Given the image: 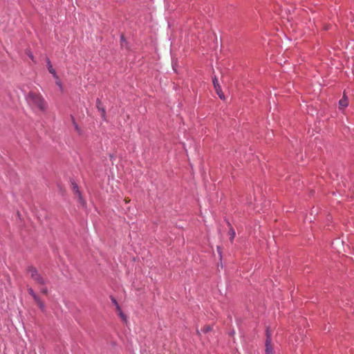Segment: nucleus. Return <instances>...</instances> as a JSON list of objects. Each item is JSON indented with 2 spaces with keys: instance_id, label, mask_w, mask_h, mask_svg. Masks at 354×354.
Instances as JSON below:
<instances>
[{
  "instance_id": "nucleus-1",
  "label": "nucleus",
  "mask_w": 354,
  "mask_h": 354,
  "mask_svg": "<svg viewBox=\"0 0 354 354\" xmlns=\"http://www.w3.org/2000/svg\"><path fill=\"white\" fill-rule=\"evenodd\" d=\"M26 100L29 105L32 109H37L42 112L46 111L47 104L40 93L30 91L29 92Z\"/></svg>"
},
{
  "instance_id": "nucleus-2",
  "label": "nucleus",
  "mask_w": 354,
  "mask_h": 354,
  "mask_svg": "<svg viewBox=\"0 0 354 354\" xmlns=\"http://www.w3.org/2000/svg\"><path fill=\"white\" fill-rule=\"evenodd\" d=\"M28 273L37 285L44 286L46 284V279L38 272L35 268L29 267Z\"/></svg>"
},
{
  "instance_id": "nucleus-3",
  "label": "nucleus",
  "mask_w": 354,
  "mask_h": 354,
  "mask_svg": "<svg viewBox=\"0 0 354 354\" xmlns=\"http://www.w3.org/2000/svg\"><path fill=\"white\" fill-rule=\"evenodd\" d=\"M274 345L272 342L270 335L267 334L266 340V354H274Z\"/></svg>"
},
{
  "instance_id": "nucleus-4",
  "label": "nucleus",
  "mask_w": 354,
  "mask_h": 354,
  "mask_svg": "<svg viewBox=\"0 0 354 354\" xmlns=\"http://www.w3.org/2000/svg\"><path fill=\"white\" fill-rule=\"evenodd\" d=\"M96 106L99 111L101 112L102 118L105 120H106V111L104 107L102 106L101 101L97 99L96 102Z\"/></svg>"
},
{
  "instance_id": "nucleus-5",
  "label": "nucleus",
  "mask_w": 354,
  "mask_h": 354,
  "mask_svg": "<svg viewBox=\"0 0 354 354\" xmlns=\"http://www.w3.org/2000/svg\"><path fill=\"white\" fill-rule=\"evenodd\" d=\"M348 105V102L346 96L344 94L342 98L339 101V106L340 109L346 108Z\"/></svg>"
},
{
  "instance_id": "nucleus-6",
  "label": "nucleus",
  "mask_w": 354,
  "mask_h": 354,
  "mask_svg": "<svg viewBox=\"0 0 354 354\" xmlns=\"http://www.w3.org/2000/svg\"><path fill=\"white\" fill-rule=\"evenodd\" d=\"M46 64L49 73L53 75V76H56L55 70L53 68V65L51 64L50 60L48 57H46Z\"/></svg>"
},
{
  "instance_id": "nucleus-7",
  "label": "nucleus",
  "mask_w": 354,
  "mask_h": 354,
  "mask_svg": "<svg viewBox=\"0 0 354 354\" xmlns=\"http://www.w3.org/2000/svg\"><path fill=\"white\" fill-rule=\"evenodd\" d=\"M214 89H215L216 93L218 94V95L219 96V97L221 100H225V95H224L223 93L222 92L221 86L219 84H216Z\"/></svg>"
},
{
  "instance_id": "nucleus-8",
  "label": "nucleus",
  "mask_w": 354,
  "mask_h": 354,
  "mask_svg": "<svg viewBox=\"0 0 354 354\" xmlns=\"http://www.w3.org/2000/svg\"><path fill=\"white\" fill-rule=\"evenodd\" d=\"M229 226H230V229H229V236H230V241L232 242L234 239V236H235V231L232 228V225L229 223Z\"/></svg>"
},
{
  "instance_id": "nucleus-9",
  "label": "nucleus",
  "mask_w": 354,
  "mask_h": 354,
  "mask_svg": "<svg viewBox=\"0 0 354 354\" xmlns=\"http://www.w3.org/2000/svg\"><path fill=\"white\" fill-rule=\"evenodd\" d=\"M37 306L39 307V308L44 311L45 309L44 304L41 301V299L38 297L37 299L35 300Z\"/></svg>"
},
{
  "instance_id": "nucleus-10",
  "label": "nucleus",
  "mask_w": 354,
  "mask_h": 354,
  "mask_svg": "<svg viewBox=\"0 0 354 354\" xmlns=\"http://www.w3.org/2000/svg\"><path fill=\"white\" fill-rule=\"evenodd\" d=\"M73 189L74 192L78 195L80 200L82 201V196L80 192L78 186L76 184H73Z\"/></svg>"
},
{
  "instance_id": "nucleus-11",
  "label": "nucleus",
  "mask_w": 354,
  "mask_h": 354,
  "mask_svg": "<svg viewBox=\"0 0 354 354\" xmlns=\"http://www.w3.org/2000/svg\"><path fill=\"white\" fill-rule=\"evenodd\" d=\"M212 330V327L209 325H205L201 328V331L204 333H207Z\"/></svg>"
},
{
  "instance_id": "nucleus-12",
  "label": "nucleus",
  "mask_w": 354,
  "mask_h": 354,
  "mask_svg": "<svg viewBox=\"0 0 354 354\" xmlns=\"http://www.w3.org/2000/svg\"><path fill=\"white\" fill-rule=\"evenodd\" d=\"M28 293L32 297L33 299L35 300L38 298L37 295L35 293L32 288H28Z\"/></svg>"
},
{
  "instance_id": "nucleus-13",
  "label": "nucleus",
  "mask_w": 354,
  "mask_h": 354,
  "mask_svg": "<svg viewBox=\"0 0 354 354\" xmlns=\"http://www.w3.org/2000/svg\"><path fill=\"white\" fill-rule=\"evenodd\" d=\"M118 314H119L120 317H121V319H122V321H124V322L127 321L126 316L124 315L122 311L120 312Z\"/></svg>"
},
{
  "instance_id": "nucleus-14",
  "label": "nucleus",
  "mask_w": 354,
  "mask_h": 354,
  "mask_svg": "<svg viewBox=\"0 0 354 354\" xmlns=\"http://www.w3.org/2000/svg\"><path fill=\"white\" fill-rule=\"evenodd\" d=\"M55 77H56L57 79V81H56V84L60 87L61 89H62V84L60 82V80H59V78L57 77V76H54Z\"/></svg>"
},
{
  "instance_id": "nucleus-15",
  "label": "nucleus",
  "mask_w": 354,
  "mask_h": 354,
  "mask_svg": "<svg viewBox=\"0 0 354 354\" xmlns=\"http://www.w3.org/2000/svg\"><path fill=\"white\" fill-rule=\"evenodd\" d=\"M213 84L214 88L216 87V84H219L218 79L216 77L213 79Z\"/></svg>"
},
{
  "instance_id": "nucleus-16",
  "label": "nucleus",
  "mask_w": 354,
  "mask_h": 354,
  "mask_svg": "<svg viewBox=\"0 0 354 354\" xmlns=\"http://www.w3.org/2000/svg\"><path fill=\"white\" fill-rule=\"evenodd\" d=\"M41 292L42 293H44V294H47V293H48V289H47V288H46V287H42V288H41Z\"/></svg>"
},
{
  "instance_id": "nucleus-17",
  "label": "nucleus",
  "mask_w": 354,
  "mask_h": 354,
  "mask_svg": "<svg viewBox=\"0 0 354 354\" xmlns=\"http://www.w3.org/2000/svg\"><path fill=\"white\" fill-rule=\"evenodd\" d=\"M73 124H74V127H75V129L79 131H80V129H79V127L78 125L77 124V123L75 122L74 119L73 118Z\"/></svg>"
},
{
  "instance_id": "nucleus-18",
  "label": "nucleus",
  "mask_w": 354,
  "mask_h": 354,
  "mask_svg": "<svg viewBox=\"0 0 354 354\" xmlns=\"http://www.w3.org/2000/svg\"><path fill=\"white\" fill-rule=\"evenodd\" d=\"M111 301L113 302V304L115 305V306H117V304H118V301H116V299L113 297H111Z\"/></svg>"
},
{
  "instance_id": "nucleus-19",
  "label": "nucleus",
  "mask_w": 354,
  "mask_h": 354,
  "mask_svg": "<svg viewBox=\"0 0 354 354\" xmlns=\"http://www.w3.org/2000/svg\"><path fill=\"white\" fill-rule=\"evenodd\" d=\"M115 308H116V310L118 312V313L122 311L119 304H117V306H115Z\"/></svg>"
},
{
  "instance_id": "nucleus-20",
  "label": "nucleus",
  "mask_w": 354,
  "mask_h": 354,
  "mask_svg": "<svg viewBox=\"0 0 354 354\" xmlns=\"http://www.w3.org/2000/svg\"><path fill=\"white\" fill-rule=\"evenodd\" d=\"M28 56L33 61L34 60V57L33 55L30 53V54H28Z\"/></svg>"
},
{
  "instance_id": "nucleus-21",
  "label": "nucleus",
  "mask_w": 354,
  "mask_h": 354,
  "mask_svg": "<svg viewBox=\"0 0 354 354\" xmlns=\"http://www.w3.org/2000/svg\"><path fill=\"white\" fill-rule=\"evenodd\" d=\"M124 202H125L126 203H129V202H130V199H129V198H126L124 199Z\"/></svg>"
}]
</instances>
